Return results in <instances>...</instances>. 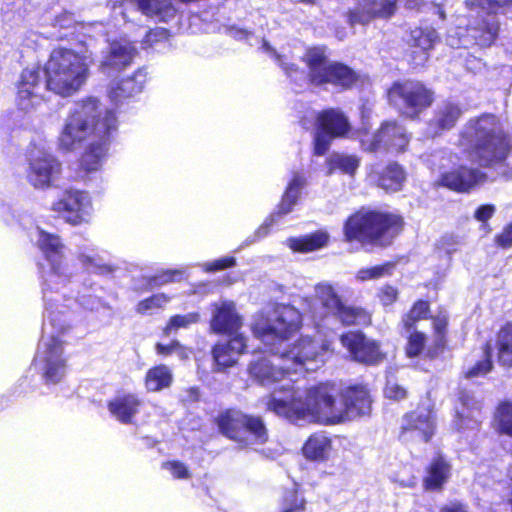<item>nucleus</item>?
Listing matches in <instances>:
<instances>
[{
	"instance_id": "nucleus-1",
	"label": "nucleus",
	"mask_w": 512,
	"mask_h": 512,
	"mask_svg": "<svg viewBox=\"0 0 512 512\" xmlns=\"http://www.w3.org/2000/svg\"><path fill=\"white\" fill-rule=\"evenodd\" d=\"M32 238L46 261L41 269L45 321L34 361L45 382L56 384L64 378L67 370L63 343L59 338L65 326L56 315V311L63 314L64 310H60L56 303L65 300L68 303L62 307H70L72 299L66 298L67 290L71 291L69 286L74 284L75 273L64 257V245L59 236L36 228Z\"/></svg>"
},
{
	"instance_id": "nucleus-2",
	"label": "nucleus",
	"mask_w": 512,
	"mask_h": 512,
	"mask_svg": "<svg viewBox=\"0 0 512 512\" xmlns=\"http://www.w3.org/2000/svg\"><path fill=\"white\" fill-rule=\"evenodd\" d=\"M332 383L308 389L285 387L268 402L276 415L293 423L338 424L370 413L372 400L365 386H350L341 392Z\"/></svg>"
},
{
	"instance_id": "nucleus-3",
	"label": "nucleus",
	"mask_w": 512,
	"mask_h": 512,
	"mask_svg": "<svg viewBox=\"0 0 512 512\" xmlns=\"http://www.w3.org/2000/svg\"><path fill=\"white\" fill-rule=\"evenodd\" d=\"M117 128V119L108 109H101L97 98L87 97L77 102L70 109L64 120L58 138L59 147L73 151L90 135L96 137L110 136Z\"/></svg>"
},
{
	"instance_id": "nucleus-4",
	"label": "nucleus",
	"mask_w": 512,
	"mask_h": 512,
	"mask_svg": "<svg viewBox=\"0 0 512 512\" xmlns=\"http://www.w3.org/2000/svg\"><path fill=\"white\" fill-rule=\"evenodd\" d=\"M458 145L464 150H473L475 158L483 167L501 164L511 149L509 137L493 114H483L469 120L460 133Z\"/></svg>"
},
{
	"instance_id": "nucleus-5",
	"label": "nucleus",
	"mask_w": 512,
	"mask_h": 512,
	"mask_svg": "<svg viewBox=\"0 0 512 512\" xmlns=\"http://www.w3.org/2000/svg\"><path fill=\"white\" fill-rule=\"evenodd\" d=\"M93 59L70 49H55L45 65L47 88L55 94L68 97L78 92L89 77Z\"/></svg>"
},
{
	"instance_id": "nucleus-6",
	"label": "nucleus",
	"mask_w": 512,
	"mask_h": 512,
	"mask_svg": "<svg viewBox=\"0 0 512 512\" xmlns=\"http://www.w3.org/2000/svg\"><path fill=\"white\" fill-rule=\"evenodd\" d=\"M466 7L471 10L479 9L486 16L471 21L466 29V34L455 31L450 32L447 42L452 47H480L491 46L498 37L500 23L498 15H506L512 11V0H466Z\"/></svg>"
},
{
	"instance_id": "nucleus-7",
	"label": "nucleus",
	"mask_w": 512,
	"mask_h": 512,
	"mask_svg": "<svg viewBox=\"0 0 512 512\" xmlns=\"http://www.w3.org/2000/svg\"><path fill=\"white\" fill-rule=\"evenodd\" d=\"M302 323L300 312L291 305L271 304L256 315L252 330L270 353H280L285 341Z\"/></svg>"
},
{
	"instance_id": "nucleus-8",
	"label": "nucleus",
	"mask_w": 512,
	"mask_h": 512,
	"mask_svg": "<svg viewBox=\"0 0 512 512\" xmlns=\"http://www.w3.org/2000/svg\"><path fill=\"white\" fill-rule=\"evenodd\" d=\"M309 314L317 328H331L332 322L344 325H368L370 314L360 307L346 306L336 287L329 282H320L314 288V303Z\"/></svg>"
},
{
	"instance_id": "nucleus-9",
	"label": "nucleus",
	"mask_w": 512,
	"mask_h": 512,
	"mask_svg": "<svg viewBox=\"0 0 512 512\" xmlns=\"http://www.w3.org/2000/svg\"><path fill=\"white\" fill-rule=\"evenodd\" d=\"M402 219L396 215L356 213L344 225L347 241L386 246L399 233Z\"/></svg>"
},
{
	"instance_id": "nucleus-10",
	"label": "nucleus",
	"mask_w": 512,
	"mask_h": 512,
	"mask_svg": "<svg viewBox=\"0 0 512 512\" xmlns=\"http://www.w3.org/2000/svg\"><path fill=\"white\" fill-rule=\"evenodd\" d=\"M314 338L305 336L298 339L293 346L283 349V359L291 367L292 375L315 371L322 367L332 354L331 339L322 338L321 328H317Z\"/></svg>"
},
{
	"instance_id": "nucleus-11",
	"label": "nucleus",
	"mask_w": 512,
	"mask_h": 512,
	"mask_svg": "<svg viewBox=\"0 0 512 512\" xmlns=\"http://www.w3.org/2000/svg\"><path fill=\"white\" fill-rule=\"evenodd\" d=\"M272 356H257L248 365L249 377L256 383L265 387L276 386L273 392L264 400L265 406L268 411L275 413L269 409L268 402L272 399L273 395L285 387H294L295 379L292 378L290 365L283 359L282 348L280 353H272Z\"/></svg>"
},
{
	"instance_id": "nucleus-12",
	"label": "nucleus",
	"mask_w": 512,
	"mask_h": 512,
	"mask_svg": "<svg viewBox=\"0 0 512 512\" xmlns=\"http://www.w3.org/2000/svg\"><path fill=\"white\" fill-rule=\"evenodd\" d=\"M220 432L242 446L259 445L267 441L268 435L261 418L246 415L237 410H228L217 418Z\"/></svg>"
},
{
	"instance_id": "nucleus-13",
	"label": "nucleus",
	"mask_w": 512,
	"mask_h": 512,
	"mask_svg": "<svg viewBox=\"0 0 512 512\" xmlns=\"http://www.w3.org/2000/svg\"><path fill=\"white\" fill-rule=\"evenodd\" d=\"M304 61L309 68V79L314 85L331 84L336 87L349 88L357 80L356 73L341 63L329 62L323 49H309Z\"/></svg>"
},
{
	"instance_id": "nucleus-14",
	"label": "nucleus",
	"mask_w": 512,
	"mask_h": 512,
	"mask_svg": "<svg viewBox=\"0 0 512 512\" xmlns=\"http://www.w3.org/2000/svg\"><path fill=\"white\" fill-rule=\"evenodd\" d=\"M368 130V124L363 120L362 127L355 133V138L360 141L361 148L366 152H403L409 143L405 128L396 122H384L373 134Z\"/></svg>"
},
{
	"instance_id": "nucleus-15",
	"label": "nucleus",
	"mask_w": 512,
	"mask_h": 512,
	"mask_svg": "<svg viewBox=\"0 0 512 512\" xmlns=\"http://www.w3.org/2000/svg\"><path fill=\"white\" fill-rule=\"evenodd\" d=\"M42 70L38 66L26 68L22 71L18 84L16 105L25 113L45 114L48 112L45 91L47 81H43Z\"/></svg>"
},
{
	"instance_id": "nucleus-16",
	"label": "nucleus",
	"mask_w": 512,
	"mask_h": 512,
	"mask_svg": "<svg viewBox=\"0 0 512 512\" xmlns=\"http://www.w3.org/2000/svg\"><path fill=\"white\" fill-rule=\"evenodd\" d=\"M388 98L392 105L411 118L430 106L433 101L432 93L423 84L412 81L395 83L388 91Z\"/></svg>"
},
{
	"instance_id": "nucleus-17",
	"label": "nucleus",
	"mask_w": 512,
	"mask_h": 512,
	"mask_svg": "<svg viewBox=\"0 0 512 512\" xmlns=\"http://www.w3.org/2000/svg\"><path fill=\"white\" fill-rule=\"evenodd\" d=\"M52 210L71 225L88 223L92 217L93 205L90 195L81 190H66L52 204Z\"/></svg>"
},
{
	"instance_id": "nucleus-18",
	"label": "nucleus",
	"mask_w": 512,
	"mask_h": 512,
	"mask_svg": "<svg viewBox=\"0 0 512 512\" xmlns=\"http://www.w3.org/2000/svg\"><path fill=\"white\" fill-rule=\"evenodd\" d=\"M435 424L432 412L427 408L406 414L401 424L400 439L404 443L428 442L434 434Z\"/></svg>"
},
{
	"instance_id": "nucleus-19",
	"label": "nucleus",
	"mask_w": 512,
	"mask_h": 512,
	"mask_svg": "<svg viewBox=\"0 0 512 512\" xmlns=\"http://www.w3.org/2000/svg\"><path fill=\"white\" fill-rule=\"evenodd\" d=\"M136 49L126 38L109 40L102 50L99 69L105 74H112L125 69L132 63Z\"/></svg>"
},
{
	"instance_id": "nucleus-20",
	"label": "nucleus",
	"mask_w": 512,
	"mask_h": 512,
	"mask_svg": "<svg viewBox=\"0 0 512 512\" xmlns=\"http://www.w3.org/2000/svg\"><path fill=\"white\" fill-rule=\"evenodd\" d=\"M61 165L55 157L44 151L31 155L27 170V180L35 188L44 189L51 185L60 173Z\"/></svg>"
},
{
	"instance_id": "nucleus-21",
	"label": "nucleus",
	"mask_w": 512,
	"mask_h": 512,
	"mask_svg": "<svg viewBox=\"0 0 512 512\" xmlns=\"http://www.w3.org/2000/svg\"><path fill=\"white\" fill-rule=\"evenodd\" d=\"M396 0H360L348 13L351 26L366 25L375 18H390L396 11Z\"/></svg>"
},
{
	"instance_id": "nucleus-22",
	"label": "nucleus",
	"mask_w": 512,
	"mask_h": 512,
	"mask_svg": "<svg viewBox=\"0 0 512 512\" xmlns=\"http://www.w3.org/2000/svg\"><path fill=\"white\" fill-rule=\"evenodd\" d=\"M341 343L357 362L375 364L383 358L377 343L366 339L359 332H349L342 335Z\"/></svg>"
},
{
	"instance_id": "nucleus-23",
	"label": "nucleus",
	"mask_w": 512,
	"mask_h": 512,
	"mask_svg": "<svg viewBox=\"0 0 512 512\" xmlns=\"http://www.w3.org/2000/svg\"><path fill=\"white\" fill-rule=\"evenodd\" d=\"M486 174L463 163L441 175V184L458 192H468L486 181Z\"/></svg>"
},
{
	"instance_id": "nucleus-24",
	"label": "nucleus",
	"mask_w": 512,
	"mask_h": 512,
	"mask_svg": "<svg viewBox=\"0 0 512 512\" xmlns=\"http://www.w3.org/2000/svg\"><path fill=\"white\" fill-rule=\"evenodd\" d=\"M211 329L216 333L231 334L241 327V318L232 301L220 300L212 304Z\"/></svg>"
},
{
	"instance_id": "nucleus-25",
	"label": "nucleus",
	"mask_w": 512,
	"mask_h": 512,
	"mask_svg": "<svg viewBox=\"0 0 512 512\" xmlns=\"http://www.w3.org/2000/svg\"><path fill=\"white\" fill-rule=\"evenodd\" d=\"M304 185V177L301 174L296 173L288 183V187L279 206V211L266 219L263 225H261L257 230V235L259 237L266 236L269 233V228L276 223V219L281 215L288 214L292 210V207L296 204Z\"/></svg>"
},
{
	"instance_id": "nucleus-26",
	"label": "nucleus",
	"mask_w": 512,
	"mask_h": 512,
	"mask_svg": "<svg viewBox=\"0 0 512 512\" xmlns=\"http://www.w3.org/2000/svg\"><path fill=\"white\" fill-rule=\"evenodd\" d=\"M368 178L371 182L387 192H397L401 190L405 180L406 173L397 163H390L385 168L379 169L378 165L368 167Z\"/></svg>"
},
{
	"instance_id": "nucleus-27",
	"label": "nucleus",
	"mask_w": 512,
	"mask_h": 512,
	"mask_svg": "<svg viewBox=\"0 0 512 512\" xmlns=\"http://www.w3.org/2000/svg\"><path fill=\"white\" fill-rule=\"evenodd\" d=\"M141 405L142 401L137 395L120 394L108 403V410L118 421L129 424L139 412Z\"/></svg>"
},
{
	"instance_id": "nucleus-28",
	"label": "nucleus",
	"mask_w": 512,
	"mask_h": 512,
	"mask_svg": "<svg viewBox=\"0 0 512 512\" xmlns=\"http://www.w3.org/2000/svg\"><path fill=\"white\" fill-rule=\"evenodd\" d=\"M246 340L242 335H237L226 343H219L213 349V358L219 368L231 367L237 362V358L244 352Z\"/></svg>"
},
{
	"instance_id": "nucleus-29",
	"label": "nucleus",
	"mask_w": 512,
	"mask_h": 512,
	"mask_svg": "<svg viewBox=\"0 0 512 512\" xmlns=\"http://www.w3.org/2000/svg\"><path fill=\"white\" fill-rule=\"evenodd\" d=\"M459 400L461 408H456L455 420L457 430L477 429L479 421L476 414L479 412L480 404L467 392H461Z\"/></svg>"
},
{
	"instance_id": "nucleus-30",
	"label": "nucleus",
	"mask_w": 512,
	"mask_h": 512,
	"mask_svg": "<svg viewBox=\"0 0 512 512\" xmlns=\"http://www.w3.org/2000/svg\"><path fill=\"white\" fill-rule=\"evenodd\" d=\"M318 129L331 136L342 137L350 130L348 118L338 109H328L316 116Z\"/></svg>"
},
{
	"instance_id": "nucleus-31",
	"label": "nucleus",
	"mask_w": 512,
	"mask_h": 512,
	"mask_svg": "<svg viewBox=\"0 0 512 512\" xmlns=\"http://www.w3.org/2000/svg\"><path fill=\"white\" fill-rule=\"evenodd\" d=\"M147 80V73L143 69L137 70L131 77L115 83L110 90V98L119 102L122 99L140 93Z\"/></svg>"
},
{
	"instance_id": "nucleus-32",
	"label": "nucleus",
	"mask_w": 512,
	"mask_h": 512,
	"mask_svg": "<svg viewBox=\"0 0 512 512\" xmlns=\"http://www.w3.org/2000/svg\"><path fill=\"white\" fill-rule=\"evenodd\" d=\"M99 140L93 141L81 159V167L86 173L98 171L108 153L109 136L98 137Z\"/></svg>"
},
{
	"instance_id": "nucleus-33",
	"label": "nucleus",
	"mask_w": 512,
	"mask_h": 512,
	"mask_svg": "<svg viewBox=\"0 0 512 512\" xmlns=\"http://www.w3.org/2000/svg\"><path fill=\"white\" fill-rule=\"evenodd\" d=\"M462 114L460 107L454 103H443L435 112L434 118L430 122L432 134L437 135L441 131L449 130L458 121Z\"/></svg>"
},
{
	"instance_id": "nucleus-34",
	"label": "nucleus",
	"mask_w": 512,
	"mask_h": 512,
	"mask_svg": "<svg viewBox=\"0 0 512 512\" xmlns=\"http://www.w3.org/2000/svg\"><path fill=\"white\" fill-rule=\"evenodd\" d=\"M329 235L325 231H317L310 235L291 237L286 240V245L294 252L307 253L326 246Z\"/></svg>"
},
{
	"instance_id": "nucleus-35",
	"label": "nucleus",
	"mask_w": 512,
	"mask_h": 512,
	"mask_svg": "<svg viewBox=\"0 0 512 512\" xmlns=\"http://www.w3.org/2000/svg\"><path fill=\"white\" fill-rule=\"evenodd\" d=\"M450 475V465L442 458H436L427 468L423 484L426 490H440Z\"/></svg>"
},
{
	"instance_id": "nucleus-36",
	"label": "nucleus",
	"mask_w": 512,
	"mask_h": 512,
	"mask_svg": "<svg viewBox=\"0 0 512 512\" xmlns=\"http://www.w3.org/2000/svg\"><path fill=\"white\" fill-rule=\"evenodd\" d=\"M331 451V440L323 433L311 435L303 447V454L307 459L326 460Z\"/></svg>"
},
{
	"instance_id": "nucleus-37",
	"label": "nucleus",
	"mask_w": 512,
	"mask_h": 512,
	"mask_svg": "<svg viewBox=\"0 0 512 512\" xmlns=\"http://www.w3.org/2000/svg\"><path fill=\"white\" fill-rule=\"evenodd\" d=\"M172 381L171 370L165 365H158L147 371L145 387L149 392H158L170 387Z\"/></svg>"
},
{
	"instance_id": "nucleus-38",
	"label": "nucleus",
	"mask_w": 512,
	"mask_h": 512,
	"mask_svg": "<svg viewBox=\"0 0 512 512\" xmlns=\"http://www.w3.org/2000/svg\"><path fill=\"white\" fill-rule=\"evenodd\" d=\"M499 362L512 367V322L500 329L496 338Z\"/></svg>"
},
{
	"instance_id": "nucleus-39",
	"label": "nucleus",
	"mask_w": 512,
	"mask_h": 512,
	"mask_svg": "<svg viewBox=\"0 0 512 512\" xmlns=\"http://www.w3.org/2000/svg\"><path fill=\"white\" fill-rule=\"evenodd\" d=\"M438 40L437 32L432 27H417L411 30L408 43L421 49L423 52L433 48Z\"/></svg>"
},
{
	"instance_id": "nucleus-40",
	"label": "nucleus",
	"mask_w": 512,
	"mask_h": 512,
	"mask_svg": "<svg viewBox=\"0 0 512 512\" xmlns=\"http://www.w3.org/2000/svg\"><path fill=\"white\" fill-rule=\"evenodd\" d=\"M329 172L341 170L347 174H354L358 169L360 160L355 155L334 154L328 159Z\"/></svg>"
},
{
	"instance_id": "nucleus-41",
	"label": "nucleus",
	"mask_w": 512,
	"mask_h": 512,
	"mask_svg": "<svg viewBox=\"0 0 512 512\" xmlns=\"http://www.w3.org/2000/svg\"><path fill=\"white\" fill-rule=\"evenodd\" d=\"M262 49L276 60L288 77L294 81L304 78V72L300 71L295 64L288 63L286 56L278 54L266 40H262Z\"/></svg>"
},
{
	"instance_id": "nucleus-42",
	"label": "nucleus",
	"mask_w": 512,
	"mask_h": 512,
	"mask_svg": "<svg viewBox=\"0 0 512 512\" xmlns=\"http://www.w3.org/2000/svg\"><path fill=\"white\" fill-rule=\"evenodd\" d=\"M199 320L200 315L197 312L174 315L169 319L164 328V334L168 336L179 329H187L191 325L196 324Z\"/></svg>"
},
{
	"instance_id": "nucleus-43",
	"label": "nucleus",
	"mask_w": 512,
	"mask_h": 512,
	"mask_svg": "<svg viewBox=\"0 0 512 512\" xmlns=\"http://www.w3.org/2000/svg\"><path fill=\"white\" fill-rule=\"evenodd\" d=\"M495 422L501 433L512 436V402L503 403L497 408Z\"/></svg>"
},
{
	"instance_id": "nucleus-44",
	"label": "nucleus",
	"mask_w": 512,
	"mask_h": 512,
	"mask_svg": "<svg viewBox=\"0 0 512 512\" xmlns=\"http://www.w3.org/2000/svg\"><path fill=\"white\" fill-rule=\"evenodd\" d=\"M492 369L491 348L486 345L483 350L482 358L465 372L466 378H475L486 375Z\"/></svg>"
},
{
	"instance_id": "nucleus-45",
	"label": "nucleus",
	"mask_w": 512,
	"mask_h": 512,
	"mask_svg": "<svg viewBox=\"0 0 512 512\" xmlns=\"http://www.w3.org/2000/svg\"><path fill=\"white\" fill-rule=\"evenodd\" d=\"M184 278L183 270H166L162 271L148 279L147 286L156 288L168 283L177 282Z\"/></svg>"
},
{
	"instance_id": "nucleus-46",
	"label": "nucleus",
	"mask_w": 512,
	"mask_h": 512,
	"mask_svg": "<svg viewBox=\"0 0 512 512\" xmlns=\"http://www.w3.org/2000/svg\"><path fill=\"white\" fill-rule=\"evenodd\" d=\"M408 334V343L406 346V353L409 357H416L420 355L425 348L426 336L424 333L410 329L406 330Z\"/></svg>"
},
{
	"instance_id": "nucleus-47",
	"label": "nucleus",
	"mask_w": 512,
	"mask_h": 512,
	"mask_svg": "<svg viewBox=\"0 0 512 512\" xmlns=\"http://www.w3.org/2000/svg\"><path fill=\"white\" fill-rule=\"evenodd\" d=\"M393 269L392 263H385L383 265L374 266L370 268L360 269L356 275V279L364 282L368 280L378 279L389 275Z\"/></svg>"
},
{
	"instance_id": "nucleus-48",
	"label": "nucleus",
	"mask_w": 512,
	"mask_h": 512,
	"mask_svg": "<svg viewBox=\"0 0 512 512\" xmlns=\"http://www.w3.org/2000/svg\"><path fill=\"white\" fill-rule=\"evenodd\" d=\"M429 312V305L425 301H418L414 304L410 312L403 319L404 327L406 330L413 328L414 324L421 319H425Z\"/></svg>"
},
{
	"instance_id": "nucleus-49",
	"label": "nucleus",
	"mask_w": 512,
	"mask_h": 512,
	"mask_svg": "<svg viewBox=\"0 0 512 512\" xmlns=\"http://www.w3.org/2000/svg\"><path fill=\"white\" fill-rule=\"evenodd\" d=\"M170 301V297L166 294H155L145 300H142L137 305V312L145 314L164 307Z\"/></svg>"
},
{
	"instance_id": "nucleus-50",
	"label": "nucleus",
	"mask_w": 512,
	"mask_h": 512,
	"mask_svg": "<svg viewBox=\"0 0 512 512\" xmlns=\"http://www.w3.org/2000/svg\"><path fill=\"white\" fill-rule=\"evenodd\" d=\"M282 512H305V499L295 490L287 491L284 496Z\"/></svg>"
},
{
	"instance_id": "nucleus-51",
	"label": "nucleus",
	"mask_w": 512,
	"mask_h": 512,
	"mask_svg": "<svg viewBox=\"0 0 512 512\" xmlns=\"http://www.w3.org/2000/svg\"><path fill=\"white\" fill-rule=\"evenodd\" d=\"M390 480L403 488H413L417 483V478L409 467H403L399 471L392 473Z\"/></svg>"
},
{
	"instance_id": "nucleus-52",
	"label": "nucleus",
	"mask_w": 512,
	"mask_h": 512,
	"mask_svg": "<svg viewBox=\"0 0 512 512\" xmlns=\"http://www.w3.org/2000/svg\"><path fill=\"white\" fill-rule=\"evenodd\" d=\"M334 137L335 136H331V135L327 134L326 132H324L323 130L318 129V131L314 137V152H315V154L318 156L324 155L330 147L331 139Z\"/></svg>"
},
{
	"instance_id": "nucleus-53",
	"label": "nucleus",
	"mask_w": 512,
	"mask_h": 512,
	"mask_svg": "<svg viewBox=\"0 0 512 512\" xmlns=\"http://www.w3.org/2000/svg\"><path fill=\"white\" fill-rule=\"evenodd\" d=\"M384 393L387 398L397 401L406 398L407 395L406 389L392 379L387 380Z\"/></svg>"
},
{
	"instance_id": "nucleus-54",
	"label": "nucleus",
	"mask_w": 512,
	"mask_h": 512,
	"mask_svg": "<svg viewBox=\"0 0 512 512\" xmlns=\"http://www.w3.org/2000/svg\"><path fill=\"white\" fill-rule=\"evenodd\" d=\"M163 468L168 470L176 479H186L189 477L188 468L179 461H169L163 464Z\"/></svg>"
},
{
	"instance_id": "nucleus-55",
	"label": "nucleus",
	"mask_w": 512,
	"mask_h": 512,
	"mask_svg": "<svg viewBox=\"0 0 512 512\" xmlns=\"http://www.w3.org/2000/svg\"><path fill=\"white\" fill-rule=\"evenodd\" d=\"M234 264H235L234 258L224 257V258L217 259L211 263H206L204 265V267H205L206 271L212 272V271H218V270H222V269L231 267Z\"/></svg>"
},
{
	"instance_id": "nucleus-56",
	"label": "nucleus",
	"mask_w": 512,
	"mask_h": 512,
	"mask_svg": "<svg viewBox=\"0 0 512 512\" xmlns=\"http://www.w3.org/2000/svg\"><path fill=\"white\" fill-rule=\"evenodd\" d=\"M76 301H78L83 308L91 311L97 310L102 305V302L98 297L90 294L78 296Z\"/></svg>"
},
{
	"instance_id": "nucleus-57",
	"label": "nucleus",
	"mask_w": 512,
	"mask_h": 512,
	"mask_svg": "<svg viewBox=\"0 0 512 512\" xmlns=\"http://www.w3.org/2000/svg\"><path fill=\"white\" fill-rule=\"evenodd\" d=\"M496 243L503 248L512 246V223L508 224L496 237Z\"/></svg>"
},
{
	"instance_id": "nucleus-58",
	"label": "nucleus",
	"mask_w": 512,
	"mask_h": 512,
	"mask_svg": "<svg viewBox=\"0 0 512 512\" xmlns=\"http://www.w3.org/2000/svg\"><path fill=\"white\" fill-rule=\"evenodd\" d=\"M397 290L392 286H384L379 293V298L383 305L392 304L397 298Z\"/></svg>"
},
{
	"instance_id": "nucleus-59",
	"label": "nucleus",
	"mask_w": 512,
	"mask_h": 512,
	"mask_svg": "<svg viewBox=\"0 0 512 512\" xmlns=\"http://www.w3.org/2000/svg\"><path fill=\"white\" fill-rule=\"evenodd\" d=\"M495 212V206L493 205H482L475 211V218L478 221L486 222L490 219Z\"/></svg>"
},
{
	"instance_id": "nucleus-60",
	"label": "nucleus",
	"mask_w": 512,
	"mask_h": 512,
	"mask_svg": "<svg viewBox=\"0 0 512 512\" xmlns=\"http://www.w3.org/2000/svg\"><path fill=\"white\" fill-rule=\"evenodd\" d=\"M79 261L90 272H96L101 268L96 258L85 254L79 256Z\"/></svg>"
},
{
	"instance_id": "nucleus-61",
	"label": "nucleus",
	"mask_w": 512,
	"mask_h": 512,
	"mask_svg": "<svg viewBox=\"0 0 512 512\" xmlns=\"http://www.w3.org/2000/svg\"><path fill=\"white\" fill-rule=\"evenodd\" d=\"M178 344H179L178 341H173V342H171L168 345H164V344L158 343L156 345V351H157L158 354L167 356V355H170L172 353H175V351H176V349L178 347Z\"/></svg>"
},
{
	"instance_id": "nucleus-62",
	"label": "nucleus",
	"mask_w": 512,
	"mask_h": 512,
	"mask_svg": "<svg viewBox=\"0 0 512 512\" xmlns=\"http://www.w3.org/2000/svg\"><path fill=\"white\" fill-rule=\"evenodd\" d=\"M447 325V315L440 314L433 319V326L437 334L441 335Z\"/></svg>"
},
{
	"instance_id": "nucleus-63",
	"label": "nucleus",
	"mask_w": 512,
	"mask_h": 512,
	"mask_svg": "<svg viewBox=\"0 0 512 512\" xmlns=\"http://www.w3.org/2000/svg\"><path fill=\"white\" fill-rule=\"evenodd\" d=\"M441 512H466L465 508L459 503H450L441 509Z\"/></svg>"
},
{
	"instance_id": "nucleus-64",
	"label": "nucleus",
	"mask_w": 512,
	"mask_h": 512,
	"mask_svg": "<svg viewBox=\"0 0 512 512\" xmlns=\"http://www.w3.org/2000/svg\"><path fill=\"white\" fill-rule=\"evenodd\" d=\"M175 353L177 354V356H178L181 360H186V359H188V358H189V355H190V351H189L187 348H185V347L181 346V345H180V343L178 344V347H177V349H176Z\"/></svg>"
}]
</instances>
